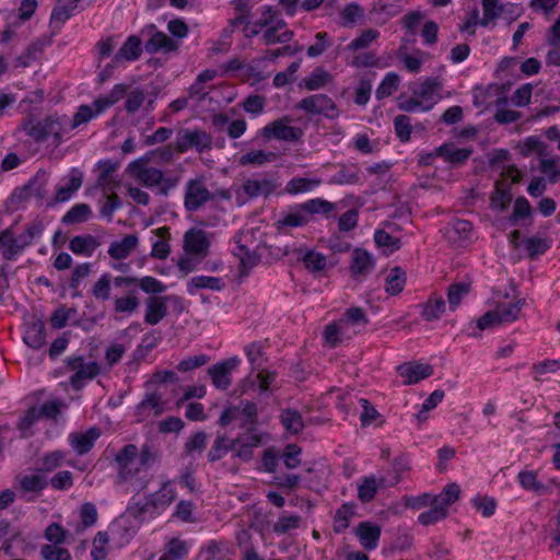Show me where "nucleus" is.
Here are the masks:
<instances>
[{"mask_svg":"<svg viewBox=\"0 0 560 560\" xmlns=\"http://www.w3.org/2000/svg\"><path fill=\"white\" fill-rule=\"evenodd\" d=\"M121 285H132L136 290H142L151 296H158L166 290V285L159 279L152 276H145L142 278L131 276H117L113 277L110 273H103L92 285L91 294L98 301H108L112 293V287L114 290H118Z\"/></svg>","mask_w":560,"mask_h":560,"instance_id":"nucleus-1","label":"nucleus"},{"mask_svg":"<svg viewBox=\"0 0 560 560\" xmlns=\"http://www.w3.org/2000/svg\"><path fill=\"white\" fill-rule=\"evenodd\" d=\"M138 447L135 444H126L121 447L114 457L116 466V483L129 485L140 492L145 489L149 479L142 475L143 469L138 462Z\"/></svg>","mask_w":560,"mask_h":560,"instance_id":"nucleus-2","label":"nucleus"},{"mask_svg":"<svg viewBox=\"0 0 560 560\" xmlns=\"http://www.w3.org/2000/svg\"><path fill=\"white\" fill-rule=\"evenodd\" d=\"M67 116L49 115L43 120H36L31 116L22 121L21 128L35 142H44L51 136L59 143L62 133L67 131Z\"/></svg>","mask_w":560,"mask_h":560,"instance_id":"nucleus-3","label":"nucleus"},{"mask_svg":"<svg viewBox=\"0 0 560 560\" xmlns=\"http://www.w3.org/2000/svg\"><path fill=\"white\" fill-rule=\"evenodd\" d=\"M214 199L215 194L207 188L203 177L191 178L186 183L184 208L187 212H196Z\"/></svg>","mask_w":560,"mask_h":560,"instance_id":"nucleus-4","label":"nucleus"},{"mask_svg":"<svg viewBox=\"0 0 560 560\" xmlns=\"http://www.w3.org/2000/svg\"><path fill=\"white\" fill-rule=\"evenodd\" d=\"M295 108L307 115H323L331 120L340 115L336 103L326 94H313L304 97L296 103Z\"/></svg>","mask_w":560,"mask_h":560,"instance_id":"nucleus-5","label":"nucleus"},{"mask_svg":"<svg viewBox=\"0 0 560 560\" xmlns=\"http://www.w3.org/2000/svg\"><path fill=\"white\" fill-rule=\"evenodd\" d=\"M155 152L156 151L148 152L144 156L132 161L127 167L129 174L147 187L159 186V184L163 182L162 171L147 166L151 161V155Z\"/></svg>","mask_w":560,"mask_h":560,"instance_id":"nucleus-6","label":"nucleus"},{"mask_svg":"<svg viewBox=\"0 0 560 560\" xmlns=\"http://www.w3.org/2000/svg\"><path fill=\"white\" fill-rule=\"evenodd\" d=\"M175 144L177 151L180 153H185L192 148L199 153H202L211 149L212 137L203 130L183 129L178 132Z\"/></svg>","mask_w":560,"mask_h":560,"instance_id":"nucleus-7","label":"nucleus"},{"mask_svg":"<svg viewBox=\"0 0 560 560\" xmlns=\"http://www.w3.org/2000/svg\"><path fill=\"white\" fill-rule=\"evenodd\" d=\"M109 299H112L113 311L116 314L130 316L140 307L139 291L132 285H121Z\"/></svg>","mask_w":560,"mask_h":560,"instance_id":"nucleus-8","label":"nucleus"},{"mask_svg":"<svg viewBox=\"0 0 560 560\" xmlns=\"http://www.w3.org/2000/svg\"><path fill=\"white\" fill-rule=\"evenodd\" d=\"M183 299L177 295L149 296L145 300L144 323L149 325L159 324L167 315V302H172L174 306L182 307Z\"/></svg>","mask_w":560,"mask_h":560,"instance_id":"nucleus-9","label":"nucleus"},{"mask_svg":"<svg viewBox=\"0 0 560 560\" xmlns=\"http://www.w3.org/2000/svg\"><path fill=\"white\" fill-rule=\"evenodd\" d=\"M241 360L232 357L220 361L208 369V375L217 389L225 390L232 384V372L238 366Z\"/></svg>","mask_w":560,"mask_h":560,"instance_id":"nucleus-10","label":"nucleus"},{"mask_svg":"<svg viewBox=\"0 0 560 560\" xmlns=\"http://www.w3.org/2000/svg\"><path fill=\"white\" fill-rule=\"evenodd\" d=\"M290 121L291 118L289 116H284L282 119L272 121L262 128V136L268 139L273 137L278 140L299 141L303 136V130L300 127L289 126L285 124Z\"/></svg>","mask_w":560,"mask_h":560,"instance_id":"nucleus-11","label":"nucleus"},{"mask_svg":"<svg viewBox=\"0 0 560 560\" xmlns=\"http://www.w3.org/2000/svg\"><path fill=\"white\" fill-rule=\"evenodd\" d=\"M83 184V173L73 167L70 170L67 176L66 185L58 186L56 188V195L54 200L47 203L48 207H52L56 203H61L70 200L75 191H78Z\"/></svg>","mask_w":560,"mask_h":560,"instance_id":"nucleus-12","label":"nucleus"},{"mask_svg":"<svg viewBox=\"0 0 560 560\" xmlns=\"http://www.w3.org/2000/svg\"><path fill=\"white\" fill-rule=\"evenodd\" d=\"M101 436L100 429L93 427L84 432H72L68 436V442L78 456L86 455L95 445Z\"/></svg>","mask_w":560,"mask_h":560,"instance_id":"nucleus-13","label":"nucleus"},{"mask_svg":"<svg viewBox=\"0 0 560 560\" xmlns=\"http://www.w3.org/2000/svg\"><path fill=\"white\" fill-rule=\"evenodd\" d=\"M441 82L436 78H427L420 83L418 89L413 91L415 96L424 103L423 110L429 112L441 100L440 91Z\"/></svg>","mask_w":560,"mask_h":560,"instance_id":"nucleus-14","label":"nucleus"},{"mask_svg":"<svg viewBox=\"0 0 560 560\" xmlns=\"http://www.w3.org/2000/svg\"><path fill=\"white\" fill-rule=\"evenodd\" d=\"M210 242L202 230L191 229L184 235V249L190 255L203 258L208 255Z\"/></svg>","mask_w":560,"mask_h":560,"instance_id":"nucleus-15","label":"nucleus"},{"mask_svg":"<svg viewBox=\"0 0 560 560\" xmlns=\"http://www.w3.org/2000/svg\"><path fill=\"white\" fill-rule=\"evenodd\" d=\"M25 250L23 244L12 228H7L0 232V252L2 258L8 261H13Z\"/></svg>","mask_w":560,"mask_h":560,"instance_id":"nucleus-16","label":"nucleus"},{"mask_svg":"<svg viewBox=\"0 0 560 560\" xmlns=\"http://www.w3.org/2000/svg\"><path fill=\"white\" fill-rule=\"evenodd\" d=\"M471 148H456L453 142L443 143L436 148V155L452 166H462L472 154Z\"/></svg>","mask_w":560,"mask_h":560,"instance_id":"nucleus-17","label":"nucleus"},{"mask_svg":"<svg viewBox=\"0 0 560 560\" xmlns=\"http://www.w3.org/2000/svg\"><path fill=\"white\" fill-rule=\"evenodd\" d=\"M354 534L357 535L361 546L365 550H374L377 548L382 528L377 524H373L371 522H361L354 529Z\"/></svg>","mask_w":560,"mask_h":560,"instance_id":"nucleus-18","label":"nucleus"},{"mask_svg":"<svg viewBox=\"0 0 560 560\" xmlns=\"http://www.w3.org/2000/svg\"><path fill=\"white\" fill-rule=\"evenodd\" d=\"M400 376L405 377V385L417 384L433 374V366L424 363L408 362L397 368Z\"/></svg>","mask_w":560,"mask_h":560,"instance_id":"nucleus-19","label":"nucleus"},{"mask_svg":"<svg viewBox=\"0 0 560 560\" xmlns=\"http://www.w3.org/2000/svg\"><path fill=\"white\" fill-rule=\"evenodd\" d=\"M147 499L152 512L159 513L170 506L176 499V491L171 481H165L158 491L147 495Z\"/></svg>","mask_w":560,"mask_h":560,"instance_id":"nucleus-20","label":"nucleus"},{"mask_svg":"<svg viewBox=\"0 0 560 560\" xmlns=\"http://www.w3.org/2000/svg\"><path fill=\"white\" fill-rule=\"evenodd\" d=\"M276 188L275 180L268 177L248 178L243 183V191L250 199L268 197Z\"/></svg>","mask_w":560,"mask_h":560,"instance_id":"nucleus-21","label":"nucleus"},{"mask_svg":"<svg viewBox=\"0 0 560 560\" xmlns=\"http://www.w3.org/2000/svg\"><path fill=\"white\" fill-rule=\"evenodd\" d=\"M24 342L35 349H40L46 343V327L42 319H32L25 324Z\"/></svg>","mask_w":560,"mask_h":560,"instance_id":"nucleus-22","label":"nucleus"},{"mask_svg":"<svg viewBox=\"0 0 560 560\" xmlns=\"http://www.w3.org/2000/svg\"><path fill=\"white\" fill-rule=\"evenodd\" d=\"M101 242L91 234L75 235L69 241V249L78 256L91 257Z\"/></svg>","mask_w":560,"mask_h":560,"instance_id":"nucleus-23","label":"nucleus"},{"mask_svg":"<svg viewBox=\"0 0 560 560\" xmlns=\"http://www.w3.org/2000/svg\"><path fill=\"white\" fill-rule=\"evenodd\" d=\"M238 427L245 431L258 429V406L252 400H241Z\"/></svg>","mask_w":560,"mask_h":560,"instance_id":"nucleus-24","label":"nucleus"},{"mask_svg":"<svg viewBox=\"0 0 560 560\" xmlns=\"http://www.w3.org/2000/svg\"><path fill=\"white\" fill-rule=\"evenodd\" d=\"M138 236L136 234L125 235L119 241H114L108 248V255L116 260L127 258L138 245Z\"/></svg>","mask_w":560,"mask_h":560,"instance_id":"nucleus-25","label":"nucleus"},{"mask_svg":"<svg viewBox=\"0 0 560 560\" xmlns=\"http://www.w3.org/2000/svg\"><path fill=\"white\" fill-rule=\"evenodd\" d=\"M177 48V43L160 31H155L144 44V49L149 54H156L159 51L171 52Z\"/></svg>","mask_w":560,"mask_h":560,"instance_id":"nucleus-26","label":"nucleus"},{"mask_svg":"<svg viewBox=\"0 0 560 560\" xmlns=\"http://www.w3.org/2000/svg\"><path fill=\"white\" fill-rule=\"evenodd\" d=\"M45 43L42 39H36L31 43L25 50L14 58L13 66L15 68H27L37 61L44 51Z\"/></svg>","mask_w":560,"mask_h":560,"instance_id":"nucleus-27","label":"nucleus"},{"mask_svg":"<svg viewBox=\"0 0 560 560\" xmlns=\"http://www.w3.org/2000/svg\"><path fill=\"white\" fill-rule=\"evenodd\" d=\"M330 185H358L361 183L360 170L357 165L339 164V170L328 180Z\"/></svg>","mask_w":560,"mask_h":560,"instance_id":"nucleus-28","label":"nucleus"},{"mask_svg":"<svg viewBox=\"0 0 560 560\" xmlns=\"http://www.w3.org/2000/svg\"><path fill=\"white\" fill-rule=\"evenodd\" d=\"M374 268L371 254L362 248H355L352 253L350 271L352 276H365Z\"/></svg>","mask_w":560,"mask_h":560,"instance_id":"nucleus-29","label":"nucleus"},{"mask_svg":"<svg viewBox=\"0 0 560 560\" xmlns=\"http://www.w3.org/2000/svg\"><path fill=\"white\" fill-rule=\"evenodd\" d=\"M225 287L224 281L220 277L212 276H195L192 277L188 284L187 291L189 294H195L197 290L200 289H209L212 291H222Z\"/></svg>","mask_w":560,"mask_h":560,"instance_id":"nucleus-30","label":"nucleus"},{"mask_svg":"<svg viewBox=\"0 0 560 560\" xmlns=\"http://www.w3.org/2000/svg\"><path fill=\"white\" fill-rule=\"evenodd\" d=\"M387 480L382 477L377 481L374 476L364 477L362 482L358 487V498L361 502L368 503L375 498L378 487H386Z\"/></svg>","mask_w":560,"mask_h":560,"instance_id":"nucleus-31","label":"nucleus"},{"mask_svg":"<svg viewBox=\"0 0 560 560\" xmlns=\"http://www.w3.org/2000/svg\"><path fill=\"white\" fill-rule=\"evenodd\" d=\"M294 253L296 258L302 259L306 269L311 272L323 271L326 267V257L320 253H316L312 249L304 250L302 248H295Z\"/></svg>","mask_w":560,"mask_h":560,"instance_id":"nucleus-32","label":"nucleus"},{"mask_svg":"<svg viewBox=\"0 0 560 560\" xmlns=\"http://www.w3.org/2000/svg\"><path fill=\"white\" fill-rule=\"evenodd\" d=\"M101 372L100 365L94 362H85L79 370L70 377V385L73 389L80 390L84 386L85 380H93Z\"/></svg>","mask_w":560,"mask_h":560,"instance_id":"nucleus-33","label":"nucleus"},{"mask_svg":"<svg viewBox=\"0 0 560 560\" xmlns=\"http://www.w3.org/2000/svg\"><path fill=\"white\" fill-rule=\"evenodd\" d=\"M234 448L235 446L232 439H229L223 433H218L211 448L208 452V460L211 463L218 462Z\"/></svg>","mask_w":560,"mask_h":560,"instance_id":"nucleus-34","label":"nucleus"},{"mask_svg":"<svg viewBox=\"0 0 560 560\" xmlns=\"http://www.w3.org/2000/svg\"><path fill=\"white\" fill-rule=\"evenodd\" d=\"M524 305L525 299H518L514 302L498 304L494 310L499 316V322L502 324L513 323L518 318L521 310Z\"/></svg>","mask_w":560,"mask_h":560,"instance_id":"nucleus-35","label":"nucleus"},{"mask_svg":"<svg viewBox=\"0 0 560 560\" xmlns=\"http://www.w3.org/2000/svg\"><path fill=\"white\" fill-rule=\"evenodd\" d=\"M346 328L347 327L340 320L329 323L325 326L323 331L324 342L330 348L338 347L346 337L348 338Z\"/></svg>","mask_w":560,"mask_h":560,"instance_id":"nucleus-36","label":"nucleus"},{"mask_svg":"<svg viewBox=\"0 0 560 560\" xmlns=\"http://www.w3.org/2000/svg\"><path fill=\"white\" fill-rule=\"evenodd\" d=\"M128 86L124 83H118L104 96L96 98L93 102L94 107H98V112H105L110 106L119 102L127 93Z\"/></svg>","mask_w":560,"mask_h":560,"instance_id":"nucleus-37","label":"nucleus"},{"mask_svg":"<svg viewBox=\"0 0 560 560\" xmlns=\"http://www.w3.org/2000/svg\"><path fill=\"white\" fill-rule=\"evenodd\" d=\"M332 77L323 67H316L308 77L301 81V85L308 91H316L326 86Z\"/></svg>","mask_w":560,"mask_h":560,"instance_id":"nucleus-38","label":"nucleus"},{"mask_svg":"<svg viewBox=\"0 0 560 560\" xmlns=\"http://www.w3.org/2000/svg\"><path fill=\"white\" fill-rule=\"evenodd\" d=\"M142 52L141 40L138 36L131 35L129 36L119 51L115 55V60L118 61L120 59H125L128 61L137 60Z\"/></svg>","mask_w":560,"mask_h":560,"instance_id":"nucleus-39","label":"nucleus"},{"mask_svg":"<svg viewBox=\"0 0 560 560\" xmlns=\"http://www.w3.org/2000/svg\"><path fill=\"white\" fill-rule=\"evenodd\" d=\"M92 215V209L88 203H75L61 218V223L66 225L86 222Z\"/></svg>","mask_w":560,"mask_h":560,"instance_id":"nucleus-40","label":"nucleus"},{"mask_svg":"<svg viewBox=\"0 0 560 560\" xmlns=\"http://www.w3.org/2000/svg\"><path fill=\"white\" fill-rule=\"evenodd\" d=\"M421 316L425 322L439 319L445 312L446 304L442 296L430 298L425 303L420 305Z\"/></svg>","mask_w":560,"mask_h":560,"instance_id":"nucleus-41","label":"nucleus"},{"mask_svg":"<svg viewBox=\"0 0 560 560\" xmlns=\"http://www.w3.org/2000/svg\"><path fill=\"white\" fill-rule=\"evenodd\" d=\"M355 504L343 503L335 513L334 516V532L337 534L343 533L350 524L351 518L354 516Z\"/></svg>","mask_w":560,"mask_h":560,"instance_id":"nucleus-42","label":"nucleus"},{"mask_svg":"<svg viewBox=\"0 0 560 560\" xmlns=\"http://www.w3.org/2000/svg\"><path fill=\"white\" fill-rule=\"evenodd\" d=\"M294 38V32L291 30H284L279 33L277 27H268L262 31L260 36V42L266 45H276V44H289Z\"/></svg>","mask_w":560,"mask_h":560,"instance_id":"nucleus-43","label":"nucleus"},{"mask_svg":"<svg viewBox=\"0 0 560 560\" xmlns=\"http://www.w3.org/2000/svg\"><path fill=\"white\" fill-rule=\"evenodd\" d=\"M78 3L79 1L77 0H57V4L50 15V21L65 24L72 16Z\"/></svg>","mask_w":560,"mask_h":560,"instance_id":"nucleus-44","label":"nucleus"},{"mask_svg":"<svg viewBox=\"0 0 560 560\" xmlns=\"http://www.w3.org/2000/svg\"><path fill=\"white\" fill-rule=\"evenodd\" d=\"M517 480L523 489L534 491L537 494H544L548 491V487L537 479L535 471L522 470L517 475Z\"/></svg>","mask_w":560,"mask_h":560,"instance_id":"nucleus-45","label":"nucleus"},{"mask_svg":"<svg viewBox=\"0 0 560 560\" xmlns=\"http://www.w3.org/2000/svg\"><path fill=\"white\" fill-rule=\"evenodd\" d=\"M102 113L103 112H98V107H94L93 105H80L72 120L69 124L67 122V131L73 130L79 126L89 122Z\"/></svg>","mask_w":560,"mask_h":560,"instance_id":"nucleus-46","label":"nucleus"},{"mask_svg":"<svg viewBox=\"0 0 560 560\" xmlns=\"http://www.w3.org/2000/svg\"><path fill=\"white\" fill-rule=\"evenodd\" d=\"M66 459V453L59 450L49 452L45 454L37 462V471L39 472H50L57 468H59Z\"/></svg>","mask_w":560,"mask_h":560,"instance_id":"nucleus-47","label":"nucleus"},{"mask_svg":"<svg viewBox=\"0 0 560 560\" xmlns=\"http://www.w3.org/2000/svg\"><path fill=\"white\" fill-rule=\"evenodd\" d=\"M406 283V272L399 266L390 269L389 275L386 278L385 290L390 295H396L404 290Z\"/></svg>","mask_w":560,"mask_h":560,"instance_id":"nucleus-48","label":"nucleus"},{"mask_svg":"<svg viewBox=\"0 0 560 560\" xmlns=\"http://www.w3.org/2000/svg\"><path fill=\"white\" fill-rule=\"evenodd\" d=\"M46 173L45 172H37V174L28 180V183L23 187V190L26 191L28 197H34L36 199H43L47 191H46Z\"/></svg>","mask_w":560,"mask_h":560,"instance_id":"nucleus-49","label":"nucleus"},{"mask_svg":"<svg viewBox=\"0 0 560 560\" xmlns=\"http://www.w3.org/2000/svg\"><path fill=\"white\" fill-rule=\"evenodd\" d=\"M138 462L145 472L151 467L160 463L161 454L151 444H143L141 448H138Z\"/></svg>","mask_w":560,"mask_h":560,"instance_id":"nucleus-50","label":"nucleus"},{"mask_svg":"<svg viewBox=\"0 0 560 560\" xmlns=\"http://www.w3.org/2000/svg\"><path fill=\"white\" fill-rule=\"evenodd\" d=\"M520 153L523 156H528L532 153H537L538 159L547 155V144L542 142L538 137L529 136L525 138L518 145Z\"/></svg>","mask_w":560,"mask_h":560,"instance_id":"nucleus-51","label":"nucleus"},{"mask_svg":"<svg viewBox=\"0 0 560 560\" xmlns=\"http://www.w3.org/2000/svg\"><path fill=\"white\" fill-rule=\"evenodd\" d=\"M282 425L291 433H299L304 428L302 415L294 409H285L280 415Z\"/></svg>","mask_w":560,"mask_h":560,"instance_id":"nucleus-52","label":"nucleus"},{"mask_svg":"<svg viewBox=\"0 0 560 560\" xmlns=\"http://www.w3.org/2000/svg\"><path fill=\"white\" fill-rule=\"evenodd\" d=\"M277 159V154L273 152H266L264 150H254L243 154L240 158L241 165H264L268 162H272Z\"/></svg>","mask_w":560,"mask_h":560,"instance_id":"nucleus-53","label":"nucleus"},{"mask_svg":"<svg viewBox=\"0 0 560 560\" xmlns=\"http://www.w3.org/2000/svg\"><path fill=\"white\" fill-rule=\"evenodd\" d=\"M399 88V77L395 72H388L380 85L375 91V96L377 100H383L385 97L394 94Z\"/></svg>","mask_w":560,"mask_h":560,"instance_id":"nucleus-54","label":"nucleus"},{"mask_svg":"<svg viewBox=\"0 0 560 560\" xmlns=\"http://www.w3.org/2000/svg\"><path fill=\"white\" fill-rule=\"evenodd\" d=\"M301 210L307 214H329L335 210V203L320 198L311 199L301 205Z\"/></svg>","mask_w":560,"mask_h":560,"instance_id":"nucleus-55","label":"nucleus"},{"mask_svg":"<svg viewBox=\"0 0 560 560\" xmlns=\"http://www.w3.org/2000/svg\"><path fill=\"white\" fill-rule=\"evenodd\" d=\"M320 184L318 179H308L304 177H294L287 183L285 191L291 195H298L313 190Z\"/></svg>","mask_w":560,"mask_h":560,"instance_id":"nucleus-56","label":"nucleus"},{"mask_svg":"<svg viewBox=\"0 0 560 560\" xmlns=\"http://www.w3.org/2000/svg\"><path fill=\"white\" fill-rule=\"evenodd\" d=\"M460 488L456 483L447 485L443 491L434 497V502L444 508L447 512L448 508L459 499Z\"/></svg>","mask_w":560,"mask_h":560,"instance_id":"nucleus-57","label":"nucleus"},{"mask_svg":"<svg viewBox=\"0 0 560 560\" xmlns=\"http://www.w3.org/2000/svg\"><path fill=\"white\" fill-rule=\"evenodd\" d=\"M470 291V285L463 282L453 283L447 290V302L450 310L455 311L463 298Z\"/></svg>","mask_w":560,"mask_h":560,"instance_id":"nucleus-58","label":"nucleus"},{"mask_svg":"<svg viewBox=\"0 0 560 560\" xmlns=\"http://www.w3.org/2000/svg\"><path fill=\"white\" fill-rule=\"evenodd\" d=\"M539 170L547 176L549 183L556 184L560 180V165L553 158L541 156L539 159Z\"/></svg>","mask_w":560,"mask_h":560,"instance_id":"nucleus-59","label":"nucleus"},{"mask_svg":"<svg viewBox=\"0 0 560 560\" xmlns=\"http://www.w3.org/2000/svg\"><path fill=\"white\" fill-rule=\"evenodd\" d=\"M44 230L45 226L42 221H34L31 224H27L24 232L18 237L23 244L24 248H27L35 242V240L42 236Z\"/></svg>","mask_w":560,"mask_h":560,"instance_id":"nucleus-60","label":"nucleus"},{"mask_svg":"<svg viewBox=\"0 0 560 560\" xmlns=\"http://www.w3.org/2000/svg\"><path fill=\"white\" fill-rule=\"evenodd\" d=\"M346 327L349 325L352 326H366L369 319L364 313V311L359 306H352L348 308L341 318L339 319Z\"/></svg>","mask_w":560,"mask_h":560,"instance_id":"nucleus-61","label":"nucleus"},{"mask_svg":"<svg viewBox=\"0 0 560 560\" xmlns=\"http://www.w3.org/2000/svg\"><path fill=\"white\" fill-rule=\"evenodd\" d=\"M446 516L447 512L445 509L433 502L428 511L422 512L418 516V522L423 526H428L444 520Z\"/></svg>","mask_w":560,"mask_h":560,"instance_id":"nucleus-62","label":"nucleus"},{"mask_svg":"<svg viewBox=\"0 0 560 560\" xmlns=\"http://www.w3.org/2000/svg\"><path fill=\"white\" fill-rule=\"evenodd\" d=\"M550 248V243L547 238L529 237L525 242V249L530 259H536L539 255L545 254Z\"/></svg>","mask_w":560,"mask_h":560,"instance_id":"nucleus-63","label":"nucleus"},{"mask_svg":"<svg viewBox=\"0 0 560 560\" xmlns=\"http://www.w3.org/2000/svg\"><path fill=\"white\" fill-rule=\"evenodd\" d=\"M40 555L44 560H72L71 553L68 549L59 547L58 545H43Z\"/></svg>","mask_w":560,"mask_h":560,"instance_id":"nucleus-64","label":"nucleus"}]
</instances>
